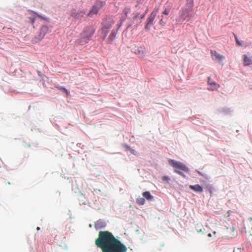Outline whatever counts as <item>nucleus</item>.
<instances>
[{
    "mask_svg": "<svg viewBox=\"0 0 252 252\" xmlns=\"http://www.w3.org/2000/svg\"><path fill=\"white\" fill-rule=\"evenodd\" d=\"M95 244L102 250V252H126L127 251L126 247L107 231L99 232Z\"/></svg>",
    "mask_w": 252,
    "mask_h": 252,
    "instance_id": "f257e3e1",
    "label": "nucleus"
},
{
    "mask_svg": "<svg viewBox=\"0 0 252 252\" xmlns=\"http://www.w3.org/2000/svg\"><path fill=\"white\" fill-rule=\"evenodd\" d=\"M168 162L174 168L175 172L184 176L182 171H187V168L183 163L173 159H169Z\"/></svg>",
    "mask_w": 252,
    "mask_h": 252,
    "instance_id": "f03ea898",
    "label": "nucleus"
},
{
    "mask_svg": "<svg viewBox=\"0 0 252 252\" xmlns=\"http://www.w3.org/2000/svg\"><path fill=\"white\" fill-rule=\"evenodd\" d=\"M158 10L155 9L150 15L149 17L146 20V25L145 26V29L147 31L149 30L150 28L148 27L149 25H153L154 20L156 17Z\"/></svg>",
    "mask_w": 252,
    "mask_h": 252,
    "instance_id": "7ed1b4c3",
    "label": "nucleus"
},
{
    "mask_svg": "<svg viewBox=\"0 0 252 252\" xmlns=\"http://www.w3.org/2000/svg\"><path fill=\"white\" fill-rule=\"evenodd\" d=\"M90 40V38L85 35L84 33H81L80 38L76 41V44L80 45H84L88 43Z\"/></svg>",
    "mask_w": 252,
    "mask_h": 252,
    "instance_id": "20e7f679",
    "label": "nucleus"
},
{
    "mask_svg": "<svg viewBox=\"0 0 252 252\" xmlns=\"http://www.w3.org/2000/svg\"><path fill=\"white\" fill-rule=\"evenodd\" d=\"M207 84L209 86L208 90L211 91H216L220 88V84L212 80L211 77L208 78Z\"/></svg>",
    "mask_w": 252,
    "mask_h": 252,
    "instance_id": "39448f33",
    "label": "nucleus"
},
{
    "mask_svg": "<svg viewBox=\"0 0 252 252\" xmlns=\"http://www.w3.org/2000/svg\"><path fill=\"white\" fill-rule=\"evenodd\" d=\"M104 4L102 2L100 1H97L95 5H94L91 10L90 11L89 15H91L92 14H96L97 13L99 10L103 6Z\"/></svg>",
    "mask_w": 252,
    "mask_h": 252,
    "instance_id": "423d86ee",
    "label": "nucleus"
},
{
    "mask_svg": "<svg viewBox=\"0 0 252 252\" xmlns=\"http://www.w3.org/2000/svg\"><path fill=\"white\" fill-rule=\"evenodd\" d=\"M95 29L92 26H88L85 27L82 33H84L85 35L88 36L90 38L94 34Z\"/></svg>",
    "mask_w": 252,
    "mask_h": 252,
    "instance_id": "0eeeda50",
    "label": "nucleus"
},
{
    "mask_svg": "<svg viewBox=\"0 0 252 252\" xmlns=\"http://www.w3.org/2000/svg\"><path fill=\"white\" fill-rule=\"evenodd\" d=\"M212 58L213 60H218L219 62L225 59L224 56L220 55L216 51L211 50Z\"/></svg>",
    "mask_w": 252,
    "mask_h": 252,
    "instance_id": "6e6552de",
    "label": "nucleus"
},
{
    "mask_svg": "<svg viewBox=\"0 0 252 252\" xmlns=\"http://www.w3.org/2000/svg\"><path fill=\"white\" fill-rule=\"evenodd\" d=\"M48 28L46 26H43L40 30V32L39 34V40H42L46 35V34L48 32Z\"/></svg>",
    "mask_w": 252,
    "mask_h": 252,
    "instance_id": "1a4fd4ad",
    "label": "nucleus"
},
{
    "mask_svg": "<svg viewBox=\"0 0 252 252\" xmlns=\"http://www.w3.org/2000/svg\"><path fill=\"white\" fill-rule=\"evenodd\" d=\"M116 33L117 31H116L113 30L111 32L107 39L108 43L111 44L112 43L116 37Z\"/></svg>",
    "mask_w": 252,
    "mask_h": 252,
    "instance_id": "9d476101",
    "label": "nucleus"
},
{
    "mask_svg": "<svg viewBox=\"0 0 252 252\" xmlns=\"http://www.w3.org/2000/svg\"><path fill=\"white\" fill-rule=\"evenodd\" d=\"M11 183L6 179H2L0 180V187L2 188H6L7 185H10Z\"/></svg>",
    "mask_w": 252,
    "mask_h": 252,
    "instance_id": "9b49d317",
    "label": "nucleus"
},
{
    "mask_svg": "<svg viewBox=\"0 0 252 252\" xmlns=\"http://www.w3.org/2000/svg\"><path fill=\"white\" fill-rule=\"evenodd\" d=\"M252 63V58L249 57L246 55H244V64L245 66H248Z\"/></svg>",
    "mask_w": 252,
    "mask_h": 252,
    "instance_id": "f8f14e48",
    "label": "nucleus"
},
{
    "mask_svg": "<svg viewBox=\"0 0 252 252\" xmlns=\"http://www.w3.org/2000/svg\"><path fill=\"white\" fill-rule=\"evenodd\" d=\"M114 23V22L112 20L109 19V20L106 21L105 22L103 25V27L107 28V29L110 30Z\"/></svg>",
    "mask_w": 252,
    "mask_h": 252,
    "instance_id": "ddd939ff",
    "label": "nucleus"
},
{
    "mask_svg": "<svg viewBox=\"0 0 252 252\" xmlns=\"http://www.w3.org/2000/svg\"><path fill=\"white\" fill-rule=\"evenodd\" d=\"M190 188L197 192H201L203 191V188L199 185L190 186Z\"/></svg>",
    "mask_w": 252,
    "mask_h": 252,
    "instance_id": "4468645a",
    "label": "nucleus"
},
{
    "mask_svg": "<svg viewBox=\"0 0 252 252\" xmlns=\"http://www.w3.org/2000/svg\"><path fill=\"white\" fill-rule=\"evenodd\" d=\"M142 195L147 200H150L153 198V196L151 195L150 192L148 191H145L142 193Z\"/></svg>",
    "mask_w": 252,
    "mask_h": 252,
    "instance_id": "2eb2a0df",
    "label": "nucleus"
},
{
    "mask_svg": "<svg viewBox=\"0 0 252 252\" xmlns=\"http://www.w3.org/2000/svg\"><path fill=\"white\" fill-rule=\"evenodd\" d=\"M109 30L107 29V28L104 27L103 26L102 27V28L101 29V32L102 34H103V35H104L103 39H104L105 38V37H106V36L109 32Z\"/></svg>",
    "mask_w": 252,
    "mask_h": 252,
    "instance_id": "dca6fc26",
    "label": "nucleus"
},
{
    "mask_svg": "<svg viewBox=\"0 0 252 252\" xmlns=\"http://www.w3.org/2000/svg\"><path fill=\"white\" fill-rule=\"evenodd\" d=\"M136 202L137 204L140 205H142L144 204L145 200L144 198L139 196L136 199Z\"/></svg>",
    "mask_w": 252,
    "mask_h": 252,
    "instance_id": "f3484780",
    "label": "nucleus"
},
{
    "mask_svg": "<svg viewBox=\"0 0 252 252\" xmlns=\"http://www.w3.org/2000/svg\"><path fill=\"white\" fill-rule=\"evenodd\" d=\"M170 9H171L170 6L167 7L165 9V10L162 12V13L164 15H167L169 14Z\"/></svg>",
    "mask_w": 252,
    "mask_h": 252,
    "instance_id": "a211bd4d",
    "label": "nucleus"
},
{
    "mask_svg": "<svg viewBox=\"0 0 252 252\" xmlns=\"http://www.w3.org/2000/svg\"><path fill=\"white\" fill-rule=\"evenodd\" d=\"M234 37H235V41L236 42V44L239 46H242V44L241 42L238 40L237 36L235 34H234Z\"/></svg>",
    "mask_w": 252,
    "mask_h": 252,
    "instance_id": "6ab92c4d",
    "label": "nucleus"
},
{
    "mask_svg": "<svg viewBox=\"0 0 252 252\" xmlns=\"http://www.w3.org/2000/svg\"><path fill=\"white\" fill-rule=\"evenodd\" d=\"M195 228L198 232H202V228H201L200 225H199L198 224H197L196 226L195 227Z\"/></svg>",
    "mask_w": 252,
    "mask_h": 252,
    "instance_id": "aec40b11",
    "label": "nucleus"
},
{
    "mask_svg": "<svg viewBox=\"0 0 252 252\" xmlns=\"http://www.w3.org/2000/svg\"><path fill=\"white\" fill-rule=\"evenodd\" d=\"M59 89L61 90V91H64V92H65L67 94L68 93V91L64 87H60V88H59Z\"/></svg>",
    "mask_w": 252,
    "mask_h": 252,
    "instance_id": "412c9836",
    "label": "nucleus"
},
{
    "mask_svg": "<svg viewBox=\"0 0 252 252\" xmlns=\"http://www.w3.org/2000/svg\"><path fill=\"white\" fill-rule=\"evenodd\" d=\"M169 180V178L167 176H164L162 177V181H168Z\"/></svg>",
    "mask_w": 252,
    "mask_h": 252,
    "instance_id": "4be33fe9",
    "label": "nucleus"
},
{
    "mask_svg": "<svg viewBox=\"0 0 252 252\" xmlns=\"http://www.w3.org/2000/svg\"><path fill=\"white\" fill-rule=\"evenodd\" d=\"M129 151L132 154H135V151L133 149H130Z\"/></svg>",
    "mask_w": 252,
    "mask_h": 252,
    "instance_id": "5701e85b",
    "label": "nucleus"
},
{
    "mask_svg": "<svg viewBox=\"0 0 252 252\" xmlns=\"http://www.w3.org/2000/svg\"><path fill=\"white\" fill-rule=\"evenodd\" d=\"M124 12H125V14L126 15L127 14V12H128V9H125L124 10Z\"/></svg>",
    "mask_w": 252,
    "mask_h": 252,
    "instance_id": "b1692460",
    "label": "nucleus"
},
{
    "mask_svg": "<svg viewBox=\"0 0 252 252\" xmlns=\"http://www.w3.org/2000/svg\"><path fill=\"white\" fill-rule=\"evenodd\" d=\"M31 19L32 24H33L34 23V18H31Z\"/></svg>",
    "mask_w": 252,
    "mask_h": 252,
    "instance_id": "393cba45",
    "label": "nucleus"
},
{
    "mask_svg": "<svg viewBox=\"0 0 252 252\" xmlns=\"http://www.w3.org/2000/svg\"><path fill=\"white\" fill-rule=\"evenodd\" d=\"M126 148L128 150H129L131 149L128 146H126Z\"/></svg>",
    "mask_w": 252,
    "mask_h": 252,
    "instance_id": "a878e982",
    "label": "nucleus"
},
{
    "mask_svg": "<svg viewBox=\"0 0 252 252\" xmlns=\"http://www.w3.org/2000/svg\"><path fill=\"white\" fill-rule=\"evenodd\" d=\"M208 236L209 237H211L212 236V235L211 233H209L208 235Z\"/></svg>",
    "mask_w": 252,
    "mask_h": 252,
    "instance_id": "bb28decb",
    "label": "nucleus"
},
{
    "mask_svg": "<svg viewBox=\"0 0 252 252\" xmlns=\"http://www.w3.org/2000/svg\"><path fill=\"white\" fill-rule=\"evenodd\" d=\"M231 231H232V232L234 231V227H232V228H231Z\"/></svg>",
    "mask_w": 252,
    "mask_h": 252,
    "instance_id": "cd10ccee",
    "label": "nucleus"
},
{
    "mask_svg": "<svg viewBox=\"0 0 252 252\" xmlns=\"http://www.w3.org/2000/svg\"><path fill=\"white\" fill-rule=\"evenodd\" d=\"M1 159H0V167H1Z\"/></svg>",
    "mask_w": 252,
    "mask_h": 252,
    "instance_id": "c85d7f7f",
    "label": "nucleus"
},
{
    "mask_svg": "<svg viewBox=\"0 0 252 252\" xmlns=\"http://www.w3.org/2000/svg\"><path fill=\"white\" fill-rule=\"evenodd\" d=\"M40 227H37V230H40Z\"/></svg>",
    "mask_w": 252,
    "mask_h": 252,
    "instance_id": "c756f323",
    "label": "nucleus"
},
{
    "mask_svg": "<svg viewBox=\"0 0 252 252\" xmlns=\"http://www.w3.org/2000/svg\"><path fill=\"white\" fill-rule=\"evenodd\" d=\"M162 19H161V20H160V21H159V23H161L162 22Z\"/></svg>",
    "mask_w": 252,
    "mask_h": 252,
    "instance_id": "7c9ffc66",
    "label": "nucleus"
},
{
    "mask_svg": "<svg viewBox=\"0 0 252 252\" xmlns=\"http://www.w3.org/2000/svg\"><path fill=\"white\" fill-rule=\"evenodd\" d=\"M144 17V15L143 16H142V18H143Z\"/></svg>",
    "mask_w": 252,
    "mask_h": 252,
    "instance_id": "2f4dec72",
    "label": "nucleus"
},
{
    "mask_svg": "<svg viewBox=\"0 0 252 252\" xmlns=\"http://www.w3.org/2000/svg\"><path fill=\"white\" fill-rule=\"evenodd\" d=\"M81 14H82V15H81V16H83V13H82V12H81Z\"/></svg>",
    "mask_w": 252,
    "mask_h": 252,
    "instance_id": "473e14b6",
    "label": "nucleus"
}]
</instances>
